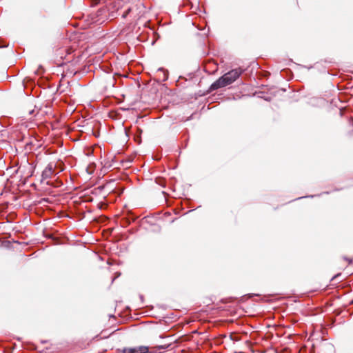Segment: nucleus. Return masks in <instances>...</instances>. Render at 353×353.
<instances>
[{"instance_id": "nucleus-1", "label": "nucleus", "mask_w": 353, "mask_h": 353, "mask_svg": "<svg viewBox=\"0 0 353 353\" xmlns=\"http://www.w3.org/2000/svg\"><path fill=\"white\" fill-rule=\"evenodd\" d=\"M241 68L233 69L219 78L210 87L209 91L212 92L219 88L225 87L234 82L243 72Z\"/></svg>"}, {"instance_id": "nucleus-2", "label": "nucleus", "mask_w": 353, "mask_h": 353, "mask_svg": "<svg viewBox=\"0 0 353 353\" xmlns=\"http://www.w3.org/2000/svg\"><path fill=\"white\" fill-rule=\"evenodd\" d=\"M54 165L52 163H49L42 172V178L44 179H50L54 173Z\"/></svg>"}, {"instance_id": "nucleus-3", "label": "nucleus", "mask_w": 353, "mask_h": 353, "mask_svg": "<svg viewBox=\"0 0 353 353\" xmlns=\"http://www.w3.org/2000/svg\"><path fill=\"white\" fill-rule=\"evenodd\" d=\"M148 347L141 345L134 347H129L128 353H148Z\"/></svg>"}, {"instance_id": "nucleus-4", "label": "nucleus", "mask_w": 353, "mask_h": 353, "mask_svg": "<svg viewBox=\"0 0 353 353\" xmlns=\"http://www.w3.org/2000/svg\"><path fill=\"white\" fill-rule=\"evenodd\" d=\"M158 71L163 72V74H162V77H163L162 81H165L166 80H168V72L167 70H164L163 68H159Z\"/></svg>"}, {"instance_id": "nucleus-5", "label": "nucleus", "mask_w": 353, "mask_h": 353, "mask_svg": "<svg viewBox=\"0 0 353 353\" xmlns=\"http://www.w3.org/2000/svg\"><path fill=\"white\" fill-rule=\"evenodd\" d=\"M129 347H123L121 349H117L115 353H128Z\"/></svg>"}, {"instance_id": "nucleus-6", "label": "nucleus", "mask_w": 353, "mask_h": 353, "mask_svg": "<svg viewBox=\"0 0 353 353\" xmlns=\"http://www.w3.org/2000/svg\"><path fill=\"white\" fill-rule=\"evenodd\" d=\"M170 345H159L157 347L158 350H166L170 347Z\"/></svg>"}, {"instance_id": "nucleus-7", "label": "nucleus", "mask_w": 353, "mask_h": 353, "mask_svg": "<svg viewBox=\"0 0 353 353\" xmlns=\"http://www.w3.org/2000/svg\"><path fill=\"white\" fill-rule=\"evenodd\" d=\"M344 259L347 261L349 262V263H352V259H348L347 257H344Z\"/></svg>"}, {"instance_id": "nucleus-8", "label": "nucleus", "mask_w": 353, "mask_h": 353, "mask_svg": "<svg viewBox=\"0 0 353 353\" xmlns=\"http://www.w3.org/2000/svg\"><path fill=\"white\" fill-rule=\"evenodd\" d=\"M139 297H140V299L141 300V301L143 302V295H140Z\"/></svg>"}, {"instance_id": "nucleus-9", "label": "nucleus", "mask_w": 353, "mask_h": 353, "mask_svg": "<svg viewBox=\"0 0 353 353\" xmlns=\"http://www.w3.org/2000/svg\"><path fill=\"white\" fill-rule=\"evenodd\" d=\"M339 275H340V274H337V275L334 276L332 278V279H334L336 278V277H337L338 276H339Z\"/></svg>"}, {"instance_id": "nucleus-10", "label": "nucleus", "mask_w": 353, "mask_h": 353, "mask_svg": "<svg viewBox=\"0 0 353 353\" xmlns=\"http://www.w3.org/2000/svg\"><path fill=\"white\" fill-rule=\"evenodd\" d=\"M95 1V3H98V2L99 1V0H94Z\"/></svg>"}, {"instance_id": "nucleus-11", "label": "nucleus", "mask_w": 353, "mask_h": 353, "mask_svg": "<svg viewBox=\"0 0 353 353\" xmlns=\"http://www.w3.org/2000/svg\"><path fill=\"white\" fill-rule=\"evenodd\" d=\"M314 196L313 195H311V196H308V197H314Z\"/></svg>"}]
</instances>
